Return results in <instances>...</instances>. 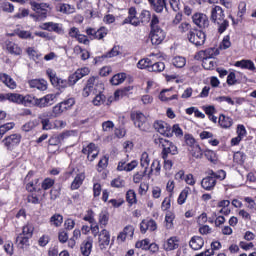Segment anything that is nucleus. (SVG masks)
Listing matches in <instances>:
<instances>
[{
  "mask_svg": "<svg viewBox=\"0 0 256 256\" xmlns=\"http://www.w3.org/2000/svg\"><path fill=\"white\" fill-rule=\"evenodd\" d=\"M173 221H175V214L171 211L166 212L164 227L166 229H173Z\"/></svg>",
  "mask_w": 256,
  "mask_h": 256,
  "instance_id": "nucleus-30",
  "label": "nucleus"
},
{
  "mask_svg": "<svg viewBox=\"0 0 256 256\" xmlns=\"http://www.w3.org/2000/svg\"><path fill=\"white\" fill-rule=\"evenodd\" d=\"M29 239L27 236H23V234H19L16 237V244L20 249H24L25 247H29Z\"/></svg>",
  "mask_w": 256,
  "mask_h": 256,
  "instance_id": "nucleus-36",
  "label": "nucleus"
},
{
  "mask_svg": "<svg viewBox=\"0 0 256 256\" xmlns=\"http://www.w3.org/2000/svg\"><path fill=\"white\" fill-rule=\"evenodd\" d=\"M150 27L151 43L152 45H154V47H159V45H161V27L159 26V18L157 17V15L152 16Z\"/></svg>",
  "mask_w": 256,
  "mask_h": 256,
  "instance_id": "nucleus-5",
  "label": "nucleus"
},
{
  "mask_svg": "<svg viewBox=\"0 0 256 256\" xmlns=\"http://www.w3.org/2000/svg\"><path fill=\"white\" fill-rule=\"evenodd\" d=\"M85 181V173L78 174L73 182L71 183V189L75 191L76 189H79L83 185V182Z\"/></svg>",
  "mask_w": 256,
  "mask_h": 256,
  "instance_id": "nucleus-27",
  "label": "nucleus"
},
{
  "mask_svg": "<svg viewBox=\"0 0 256 256\" xmlns=\"http://www.w3.org/2000/svg\"><path fill=\"white\" fill-rule=\"evenodd\" d=\"M55 101H57V94H48L43 98L38 99L36 105L40 108L49 107L50 105H53Z\"/></svg>",
  "mask_w": 256,
  "mask_h": 256,
  "instance_id": "nucleus-13",
  "label": "nucleus"
},
{
  "mask_svg": "<svg viewBox=\"0 0 256 256\" xmlns=\"http://www.w3.org/2000/svg\"><path fill=\"white\" fill-rule=\"evenodd\" d=\"M189 245L194 251H199L205 245V240L200 236H194L191 238Z\"/></svg>",
  "mask_w": 256,
  "mask_h": 256,
  "instance_id": "nucleus-23",
  "label": "nucleus"
},
{
  "mask_svg": "<svg viewBox=\"0 0 256 256\" xmlns=\"http://www.w3.org/2000/svg\"><path fill=\"white\" fill-rule=\"evenodd\" d=\"M124 24L129 23L130 25H133L134 27H139L141 21H139V18H137V9L135 7H131L128 11V17L124 20Z\"/></svg>",
  "mask_w": 256,
  "mask_h": 256,
  "instance_id": "nucleus-16",
  "label": "nucleus"
},
{
  "mask_svg": "<svg viewBox=\"0 0 256 256\" xmlns=\"http://www.w3.org/2000/svg\"><path fill=\"white\" fill-rule=\"evenodd\" d=\"M54 185H55V180L51 178H45L41 184V187L44 191H47L51 189V187H53Z\"/></svg>",
  "mask_w": 256,
  "mask_h": 256,
  "instance_id": "nucleus-51",
  "label": "nucleus"
},
{
  "mask_svg": "<svg viewBox=\"0 0 256 256\" xmlns=\"http://www.w3.org/2000/svg\"><path fill=\"white\" fill-rule=\"evenodd\" d=\"M157 230V222L155 220H142L140 223V231L141 233L145 234L147 231H156Z\"/></svg>",
  "mask_w": 256,
  "mask_h": 256,
  "instance_id": "nucleus-17",
  "label": "nucleus"
},
{
  "mask_svg": "<svg viewBox=\"0 0 256 256\" xmlns=\"http://www.w3.org/2000/svg\"><path fill=\"white\" fill-rule=\"evenodd\" d=\"M114 127H115V124H113V122L111 121H106L102 124L103 131H106V133H111Z\"/></svg>",
  "mask_w": 256,
  "mask_h": 256,
  "instance_id": "nucleus-64",
  "label": "nucleus"
},
{
  "mask_svg": "<svg viewBox=\"0 0 256 256\" xmlns=\"http://www.w3.org/2000/svg\"><path fill=\"white\" fill-rule=\"evenodd\" d=\"M177 247H179V240L177 237H171L164 243L165 251H173L174 249H177Z\"/></svg>",
  "mask_w": 256,
  "mask_h": 256,
  "instance_id": "nucleus-26",
  "label": "nucleus"
},
{
  "mask_svg": "<svg viewBox=\"0 0 256 256\" xmlns=\"http://www.w3.org/2000/svg\"><path fill=\"white\" fill-rule=\"evenodd\" d=\"M98 223L101 229H105V227H107V224L109 223V213L105 211L101 212L99 214Z\"/></svg>",
  "mask_w": 256,
  "mask_h": 256,
  "instance_id": "nucleus-37",
  "label": "nucleus"
},
{
  "mask_svg": "<svg viewBox=\"0 0 256 256\" xmlns=\"http://www.w3.org/2000/svg\"><path fill=\"white\" fill-rule=\"evenodd\" d=\"M217 55H219V50L217 48H208L199 51L196 55V59H214Z\"/></svg>",
  "mask_w": 256,
  "mask_h": 256,
  "instance_id": "nucleus-14",
  "label": "nucleus"
},
{
  "mask_svg": "<svg viewBox=\"0 0 256 256\" xmlns=\"http://www.w3.org/2000/svg\"><path fill=\"white\" fill-rule=\"evenodd\" d=\"M60 105L64 111H69V109H71L73 105H75V99L69 98L61 102Z\"/></svg>",
  "mask_w": 256,
  "mask_h": 256,
  "instance_id": "nucleus-49",
  "label": "nucleus"
},
{
  "mask_svg": "<svg viewBox=\"0 0 256 256\" xmlns=\"http://www.w3.org/2000/svg\"><path fill=\"white\" fill-rule=\"evenodd\" d=\"M42 29H44L45 31H54L58 34L63 33V28L61 27V25L53 22L44 23L42 25Z\"/></svg>",
  "mask_w": 256,
  "mask_h": 256,
  "instance_id": "nucleus-24",
  "label": "nucleus"
},
{
  "mask_svg": "<svg viewBox=\"0 0 256 256\" xmlns=\"http://www.w3.org/2000/svg\"><path fill=\"white\" fill-rule=\"evenodd\" d=\"M46 75H48L50 79V83L53 85V87H57V85L59 84L60 78L57 77V74L55 73V71H53V69H48L46 71Z\"/></svg>",
  "mask_w": 256,
  "mask_h": 256,
  "instance_id": "nucleus-39",
  "label": "nucleus"
},
{
  "mask_svg": "<svg viewBox=\"0 0 256 256\" xmlns=\"http://www.w3.org/2000/svg\"><path fill=\"white\" fill-rule=\"evenodd\" d=\"M140 19L142 23H149V21H151V12L143 10L140 14Z\"/></svg>",
  "mask_w": 256,
  "mask_h": 256,
  "instance_id": "nucleus-59",
  "label": "nucleus"
},
{
  "mask_svg": "<svg viewBox=\"0 0 256 256\" xmlns=\"http://www.w3.org/2000/svg\"><path fill=\"white\" fill-rule=\"evenodd\" d=\"M2 143L7 151H13L21 143V134H12L5 137Z\"/></svg>",
  "mask_w": 256,
  "mask_h": 256,
  "instance_id": "nucleus-10",
  "label": "nucleus"
},
{
  "mask_svg": "<svg viewBox=\"0 0 256 256\" xmlns=\"http://www.w3.org/2000/svg\"><path fill=\"white\" fill-rule=\"evenodd\" d=\"M82 153H87L89 161H93L97 158V155H99V149L95 144L90 143L86 148L82 150Z\"/></svg>",
  "mask_w": 256,
  "mask_h": 256,
  "instance_id": "nucleus-18",
  "label": "nucleus"
},
{
  "mask_svg": "<svg viewBox=\"0 0 256 256\" xmlns=\"http://www.w3.org/2000/svg\"><path fill=\"white\" fill-rule=\"evenodd\" d=\"M28 85L31 89H37L38 91H47V81L33 79L28 81Z\"/></svg>",
  "mask_w": 256,
  "mask_h": 256,
  "instance_id": "nucleus-20",
  "label": "nucleus"
},
{
  "mask_svg": "<svg viewBox=\"0 0 256 256\" xmlns=\"http://www.w3.org/2000/svg\"><path fill=\"white\" fill-rule=\"evenodd\" d=\"M126 201L133 205V203H137V194L133 190H128L126 193Z\"/></svg>",
  "mask_w": 256,
  "mask_h": 256,
  "instance_id": "nucleus-53",
  "label": "nucleus"
},
{
  "mask_svg": "<svg viewBox=\"0 0 256 256\" xmlns=\"http://www.w3.org/2000/svg\"><path fill=\"white\" fill-rule=\"evenodd\" d=\"M188 151H190V154L195 159H202L203 158V150H201V146H199V144H196L195 146H192L191 148L188 149Z\"/></svg>",
  "mask_w": 256,
  "mask_h": 256,
  "instance_id": "nucleus-34",
  "label": "nucleus"
},
{
  "mask_svg": "<svg viewBox=\"0 0 256 256\" xmlns=\"http://www.w3.org/2000/svg\"><path fill=\"white\" fill-rule=\"evenodd\" d=\"M226 176L227 174L224 170H219L218 172L211 170L209 172V176L202 179L201 187L205 189V191H213V189H215V185H217V179L223 181Z\"/></svg>",
  "mask_w": 256,
  "mask_h": 256,
  "instance_id": "nucleus-4",
  "label": "nucleus"
},
{
  "mask_svg": "<svg viewBox=\"0 0 256 256\" xmlns=\"http://www.w3.org/2000/svg\"><path fill=\"white\" fill-rule=\"evenodd\" d=\"M131 119L134 122L135 127H138L140 131H149L151 128L147 116L141 112H133L131 114Z\"/></svg>",
  "mask_w": 256,
  "mask_h": 256,
  "instance_id": "nucleus-6",
  "label": "nucleus"
},
{
  "mask_svg": "<svg viewBox=\"0 0 256 256\" xmlns=\"http://www.w3.org/2000/svg\"><path fill=\"white\" fill-rule=\"evenodd\" d=\"M235 67H240L241 69H248L249 71H255V63L251 60H240L235 62Z\"/></svg>",
  "mask_w": 256,
  "mask_h": 256,
  "instance_id": "nucleus-25",
  "label": "nucleus"
},
{
  "mask_svg": "<svg viewBox=\"0 0 256 256\" xmlns=\"http://www.w3.org/2000/svg\"><path fill=\"white\" fill-rule=\"evenodd\" d=\"M13 127H15V123H13V122L1 125L0 126V139H3V135H5V133H7V131H11V129H13Z\"/></svg>",
  "mask_w": 256,
  "mask_h": 256,
  "instance_id": "nucleus-45",
  "label": "nucleus"
},
{
  "mask_svg": "<svg viewBox=\"0 0 256 256\" xmlns=\"http://www.w3.org/2000/svg\"><path fill=\"white\" fill-rule=\"evenodd\" d=\"M161 129L164 137H173V128H171L167 123L161 124Z\"/></svg>",
  "mask_w": 256,
  "mask_h": 256,
  "instance_id": "nucleus-48",
  "label": "nucleus"
},
{
  "mask_svg": "<svg viewBox=\"0 0 256 256\" xmlns=\"http://www.w3.org/2000/svg\"><path fill=\"white\" fill-rule=\"evenodd\" d=\"M174 133L175 137L181 139L183 137V129L179 126V124H174L172 127V134Z\"/></svg>",
  "mask_w": 256,
  "mask_h": 256,
  "instance_id": "nucleus-60",
  "label": "nucleus"
},
{
  "mask_svg": "<svg viewBox=\"0 0 256 256\" xmlns=\"http://www.w3.org/2000/svg\"><path fill=\"white\" fill-rule=\"evenodd\" d=\"M162 159H173V155H177V146L169 140H162Z\"/></svg>",
  "mask_w": 256,
  "mask_h": 256,
  "instance_id": "nucleus-8",
  "label": "nucleus"
},
{
  "mask_svg": "<svg viewBox=\"0 0 256 256\" xmlns=\"http://www.w3.org/2000/svg\"><path fill=\"white\" fill-rule=\"evenodd\" d=\"M38 125L39 120H31L22 126V130H24L26 133H29V131H33V129H35V127Z\"/></svg>",
  "mask_w": 256,
  "mask_h": 256,
  "instance_id": "nucleus-41",
  "label": "nucleus"
},
{
  "mask_svg": "<svg viewBox=\"0 0 256 256\" xmlns=\"http://www.w3.org/2000/svg\"><path fill=\"white\" fill-rule=\"evenodd\" d=\"M151 65V61L149 60V58H144L138 61L137 63V67L138 69H148Z\"/></svg>",
  "mask_w": 256,
  "mask_h": 256,
  "instance_id": "nucleus-56",
  "label": "nucleus"
},
{
  "mask_svg": "<svg viewBox=\"0 0 256 256\" xmlns=\"http://www.w3.org/2000/svg\"><path fill=\"white\" fill-rule=\"evenodd\" d=\"M40 122L42 124V129L44 131H49V129L53 128V125L51 124V121L49 120V118H45L43 116H39Z\"/></svg>",
  "mask_w": 256,
  "mask_h": 256,
  "instance_id": "nucleus-47",
  "label": "nucleus"
},
{
  "mask_svg": "<svg viewBox=\"0 0 256 256\" xmlns=\"http://www.w3.org/2000/svg\"><path fill=\"white\" fill-rule=\"evenodd\" d=\"M0 11H3V13H13L15 11V5L9 1H2L0 3Z\"/></svg>",
  "mask_w": 256,
  "mask_h": 256,
  "instance_id": "nucleus-35",
  "label": "nucleus"
},
{
  "mask_svg": "<svg viewBox=\"0 0 256 256\" xmlns=\"http://www.w3.org/2000/svg\"><path fill=\"white\" fill-rule=\"evenodd\" d=\"M87 35L90 36V39H104L107 35V28L101 27L98 30H95L94 28H88L86 30Z\"/></svg>",
  "mask_w": 256,
  "mask_h": 256,
  "instance_id": "nucleus-15",
  "label": "nucleus"
},
{
  "mask_svg": "<svg viewBox=\"0 0 256 256\" xmlns=\"http://www.w3.org/2000/svg\"><path fill=\"white\" fill-rule=\"evenodd\" d=\"M57 11L65 13L66 15H71V13H75V6L70 4H58Z\"/></svg>",
  "mask_w": 256,
  "mask_h": 256,
  "instance_id": "nucleus-29",
  "label": "nucleus"
},
{
  "mask_svg": "<svg viewBox=\"0 0 256 256\" xmlns=\"http://www.w3.org/2000/svg\"><path fill=\"white\" fill-rule=\"evenodd\" d=\"M149 240L148 239H144L142 241H138L136 242V248L137 249H144L145 251H147V249H149Z\"/></svg>",
  "mask_w": 256,
  "mask_h": 256,
  "instance_id": "nucleus-62",
  "label": "nucleus"
},
{
  "mask_svg": "<svg viewBox=\"0 0 256 256\" xmlns=\"http://www.w3.org/2000/svg\"><path fill=\"white\" fill-rule=\"evenodd\" d=\"M122 233L128 238V239H133V235H135V227L131 225H127Z\"/></svg>",
  "mask_w": 256,
  "mask_h": 256,
  "instance_id": "nucleus-52",
  "label": "nucleus"
},
{
  "mask_svg": "<svg viewBox=\"0 0 256 256\" xmlns=\"http://www.w3.org/2000/svg\"><path fill=\"white\" fill-rule=\"evenodd\" d=\"M6 49L12 55H21V53H22L21 48L17 44H15L11 41H6Z\"/></svg>",
  "mask_w": 256,
  "mask_h": 256,
  "instance_id": "nucleus-28",
  "label": "nucleus"
},
{
  "mask_svg": "<svg viewBox=\"0 0 256 256\" xmlns=\"http://www.w3.org/2000/svg\"><path fill=\"white\" fill-rule=\"evenodd\" d=\"M126 79H127V74H125V73H118V74H115L111 78L110 83L112 85H121V83H124Z\"/></svg>",
  "mask_w": 256,
  "mask_h": 256,
  "instance_id": "nucleus-31",
  "label": "nucleus"
},
{
  "mask_svg": "<svg viewBox=\"0 0 256 256\" xmlns=\"http://www.w3.org/2000/svg\"><path fill=\"white\" fill-rule=\"evenodd\" d=\"M185 63H187V61L185 60V57L182 56H176L172 59V64L178 69H182Z\"/></svg>",
  "mask_w": 256,
  "mask_h": 256,
  "instance_id": "nucleus-44",
  "label": "nucleus"
},
{
  "mask_svg": "<svg viewBox=\"0 0 256 256\" xmlns=\"http://www.w3.org/2000/svg\"><path fill=\"white\" fill-rule=\"evenodd\" d=\"M212 23H215L218 26V33H225L227 27H229V21L225 19V14L223 13V8L220 6H215L211 10Z\"/></svg>",
  "mask_w": 256,
  "mask_h": 256,
  "instance_id": "nucleus-2",
  "label": "nucleus"
},
{
  "mask_svg": "<svg viewBox=\"0 0 256 256\" xmlns=\"http://www.w3.org/2000/svg\"><path fill=\"white\" fill-rule=\"evenodd\" d=\"M80 251L83 256L91 255V251H93V239L88 238L84 240L80 245Z\"/></svg>",
  "mask_w": 256,
  "mask_h": 256,
  "instance_id": "nucleus-19",
  "label": "nucleus"
},
{
  "mask_svg": "<svg viewBox=\"0 0 256 256\" xmlns=\"http://www.w3.org/2000/svg\"><path fill=\"white\" fill-rule=\"evenodd\" d=\"M193 23L200 29H207L209 27V17L203 13H196L192 16Z\"/></svg>",
  "mask_w": 256,
  "mask_h": 256,
  "instance_id": "nucleus-12",
  "label": "nucleus"
},
{
  "mask_svg": "<svg viewBox=\"0 0 256 256\" xmlns=\"http://www.w3.org/2000/svg\"><path fill=\"white\" fill-rule=\"evenodd\" d=\"M101 93H97L95 98L92 100L93 105L99 106V105H103V103H105V95Z\"/></svg>",
  "mask_w": 256,
  "mask_h": 256,
  "instance_id": "nucleus-55",
  "label": "nucleus"
},
{
  "mask_svg": "<svg viewBox=\"0 0 256 256\" xmlns=\"http://www.w3.org/2000/svg\"><path fill=\"white\" fill-rule=\"evenodd\" d=\"M37 101H39V99L35 98L34 96L31 95H26L23 96L22 95V102L21 105H37Z\"/></svg>",
  "mask_w": 256,
  "mask_h": 256,
  "instance_id": "nucleus-43",
  "label": "nucleus"
},
{
  "mask_svg": "<svg viewBox=\"0 0 256 256\" xmlns=\"http://www.w3.org/2000/svg\"><path fill=\"white\" fill-rule=\"evenodd\" d=\"M69 137V132H64L59 135H53L48 140V151L50 153H55V151H59V145H61V142L64 141V139H67Z\"/></svg>",
  "mask_w": 256,
  "mask_h": 256,
  "instance_id": "nucleus-7",
  "label": "nucleus"
},
{
  "mask_svg": "<svg viewBox=\"0 0 256 256\" xmlns=\"http://www.w3.org/2000/svg\"><path fill=\"white\" fill-rule=\"evenodd\" d=\"M83 219L84 221H87L90 224L97 222L95 221V212H93V210H88Z\"/></svg>",
  "mask_w": 256,
  "mask_h": 256,
  "instance_id": "nucleus-58",
  "label": "nucleus"
},
{
  "mask_svg": "<svg viewBox=\"0 0 256 256\" xmlns=\"http://www.w3.org/2000/svg\"><path fill=\"white\" fill-rule=\"evenodd\" d=\"M206 38L207 36L205 35V33L199 30L190 31L188 34V41H190V43H193V45H195L196 47H201V45H205Z\"/></svg>",
  "mask_w": 256,
  "mask_h": 256,
  "instance_id": "nucleus-9",
  "label": "nucleus"
},
{
  "mask_svg": "<svg viewBox=\"0 0 256 256\" xmlns=\"http://www.w3.org/2000/svg\"><path fill=\"white\" fill-rule=\"evenodd\" d=\"M4 251L7 253V255H13L14 253V246L13 242L8 241L4 244Z\"/></svg>",
  "mask_w": 256,
  "mask_h": 256,
  "instance_id": "nucleus-63",
  "label": "nucleus"
},
{
  "mask_svg": "<svg viewBox=\"0 0 256 256\" xmlns=\"http://www.w3.org/2000/svg\"><path fill=\"white\" fill-rule=\"evenodd\" d=\"M35 231V227L33 224H26L22 228V233L20 235H23L24 237H28V239H31L33 237V232Z\"/></svg>",
  "mask_w": 256,
  "mask_h": 256,
  "instance_id": "nucleus-38",
  "label": "nucleus"
},
{
  "mask_svg": "<svg viewBox=\"0 0 256 256\" xmlns=\"http://www.w3.org/2000/svg\"><path fill=\"white\" fill-rule=\"evenodd\" d=\"M218 123L223 129H229L233 125V119L225 115H220Z\"/></svg>",
  "mask_w": 256,
  "mask_h": 256,
  "instance_id": "nucleus-32",
  "label": "nucleus"
},
{
  "mask_svg": "<svg viewBox=\"0 0 256 256\" xmlns=\"http://www.w3.org/2000/svg\"><path fill=\"white\" fill-rule=\"evenodd\" d=\"M130 90H131V87H127L122 90H117L114 93V100L119 101V99H122V97H125L126 95H128Z\"/></svg>",
  "mask_w": 256,
  "mask_h": 256,
  "instance_id": "nucleus-46",
  "label": "nucleus"
},
{
  "mask_svg": "<svg viewBox=\"0 0 256 256\" xmlns=\"http://www.w3.org/2000/svg\"><path fill=\"white\" fill-rule=\"evenodd\" d=\"M89 73H91V70H89V68L87 67L77 69L75 73L69 76L68 82L67 80H63L60 78V80H58V84L56 87L57 89H66L67 85H70V86L75 85L77 81H79L80 79H83V77H87Z\"/></svg>",
  "mask_w": 256,
  "mask_h": 256,
  "instance_id": "nucleus-3",
  "label": "nucleus"
},
{
  "mask_svg": "<svg viewBox=\"0 0 256 256\" xmlns=\"http://www.w3.org/2000/svg\"><path fill=\"white\" fill-rule=\"evenodd\" d=\"M184 141H185L186 145H188V147H190V149L192 147H195V145H197V142H195V138H193V136L191 134H185Z\"/></svg>",
  "mask_w": 256,
  "mask_h": 256,
  "instance_id": "nucleus-57",
  "label": "nucleus"
},
{
  "mask_svg": "<svg viewBox=\"0 0 256 256\" xmlns=\"http://www.w3.org/2000/svg\"><path fill=\"white\" fill-rule=\"evenodd\" d=\"M0 81H2L8 89H17V82H15L9 74L0 73Z\"/></svg>",
  "mask_w": 256,
  "mask_h": 256,
  "instance_id": "nucleus-22",
  "label": "nucleus"
},
{
  "mask_svg": "<svg viewBox=\"0 0 256 256\" xmlns=\"http://www.w3.org/2000/svg\"><path fill=\"white\" fill-rule=\"evenodd\" d=\"M202 60V67L206 70H211L215 68V61L213 58H198Z\"/></svg>",
  "mask_w": 256,
  "mask_h": 256,
  "instance_id": "nucleus-40",
  "label": "nucleus"
},
{
  "mask_svg": "<svg viewBox=\"0 0 256 256\" xmlns=\"http://www.w3.org/2000/svg\"><path fill=\"white\" fill-rule=\"evenodd\" d=\"M120 53L121 51L119 50V47L114 46L107 54L94 58V63L97 65L102 59H111V57H117Z\"/></svg>",
  "mask_w": 256,
  "mask_h": 256,
  "instance_id": "nucleus-21",
  "label": "nucleus"
},
{
  "mask_svg": "<svg viewBox=\"0 0 256 256\" xmlns=\"http://www.w3.org/2000/svg\"><path fill=\"white\" fill-rule=\"evenodd\" d=\"M150 161L151 160H149V154L147 152H143L140 159L141 167H144L147 170L149 168Z\"/></svg>",
  "mask_w": 256,
  "mask_h": 256,
  "instance_id": "nucleus-50",
  "label": "nucleus"
},
{
  "mask_svg": "<svg viewBox=\"0 0 256 256\" xmlns=\"http://www.w3.org/2000/svg\"><path fill=\"white\" fill-rule=\"evenodd\" d=\"M105 86L103 82L99 80V76H91L87 82L85 87L83 88L82 95L84 97H89V95H97V93H103Z\"/></svg>",
  "mask_w": 256,
  "mask_h": 256,
  "instance_id": "nucleus-1",
  "label": "nucleus"
},
{
  "mask_svg": "<svg viewBox=\"0 0 256 256\" xmlns=\"http://www.w3.org/2000/svg\"><path fill=\"white\" fill-rule=\"evenodd\" d=\"M51 225H54V227H61L63 224V216L61 214H54L50 218Z\"/></svg>",
  "mask_w": 256,
  "mask_h": 256,
  "instance_id": "nucleus-42",
  "label": "nucleus"
},
{
  "mask_svg": "<svg viewBox=\"0 0 256 256\" xmlns=\"http://www.w3.org/2000/svg\"><path fill=\"white\" fill-rule=\"evenodd\" d=\"M111 187H115L116 189H120L121 187L125 186V180L121 177L115 178L110 183Z\"/></svg>",
  "mask_w": 256,
  "mask_h": 256,
  "instance_id": "nucleus-54",
  "label": "nucleus"
},
{
  "mask_svg": "<svg viewBox=\"0 0 256 256\" xmlns=\"http://www.w3.org/2000/svg\"><path fill=\"white\" fill-rule=\"evenodd\" d=\"M7 101L21 105V103H23V95L17 93H7Z\"/></svg>",
  "mask_w": 256,
  "mask_h": 256,
  "instance_id": "nucleus-33",
  "label": "nucleus"
},
{
  "mask_svg": "<svg viewBox=\"0 0 256 256\" xmlns=\"http://www.w3.org/2000/svg\"><path fill=\"white\" fill-rule=\"evenodd\" d=\"M234 161L239 165H243V163H245V154L242 152H236L234 154Z\"/></svg>",
  "mask_w": 256,
  "mask_h": 256,
  "instance_id": "nucleus-61",
  "label": "nucleus"
},
{
  "mask_svg": "<svg viewBox=\"0 0 256 256\" xmlns=\"http://www.w3.org/2000/svg\"><path fill=\"white\" fill-rule=\"evenodd\" d=\"M111 243V233L105 228H102L98 234V245L100 249H107Z\"/></svg>",
  "mask_w": 256,
  "mask_h": 256,
  "instance_id": "nucleus-11",
  "label": "nucleus"
}]
</instances>
